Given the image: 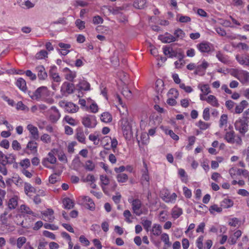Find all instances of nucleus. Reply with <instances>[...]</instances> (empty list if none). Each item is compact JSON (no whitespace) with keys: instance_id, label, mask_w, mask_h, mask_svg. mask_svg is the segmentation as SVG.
<instances>
[{"instance_id":"obj_1","label":"nucleus","mask_w":249,"mask_h":249,"mask_svg":"<svg viewBox=\"0 0 249 249\" xmlns=\"http://www.w3.org/2000/svg\"><path fill=\"white\" fill-rule=\"evenodd\" d=\"M128 112L125 110V113L123 112L121 120L120 125L123 135L126 140H130L133 136L132 131V124L127 117Z\"/></svg>"},{"instance_id":"obj_2","label":"nucleus","mask_w":249,"mask_h":249,"mask_svg":"<svg viewBox=\"0 0 249 249\" xmlns=\"http://www.w3.org/2000/svg\"><path fill=\"white\" fill-rule=\"evenodd\" d=\"M128 201L131 204L133 212L136 215L140 216L143 213L141 209L142 203L140 199L138 198L133 199L131 197L128 198Z\"/></svg>"},{"instance_id":"obj_3","label":"nucleus","mask_w":249,"mask_h":249,"mask_svg":"<svg viewBox=\"0 0 249 249\" xmlns=\"http://www.w3.org/2000/svg\"><path fill=\"white\" fill-rule=\"evenodd\" d=\"M248 121L242 119H239L234 123L235 128L239 131L240 133L244 136L248 131Z\"/></svg>"},{"instance_id":"obj_4","label":"nucleus","mask_w":249,"mask_h":249,"mask_svg":"<svg viewBox=\"0 0 249 249\" xmlns=\"http://www.w3.org/2000/svg\"><path fill=\"white\" fill-rule=\"evenodd\" d=\"M225 139L230 143H236L238 145H241L242 143L241 137L239 135L236 136L233 130L226 132Z\"/></svg>"},{"instance_id":"obj_5","label":"nucleus","mask_w":249,"mask_h":249,"mask_svg":"<svg viewBox=\"0 0 249 249\" xmlns=\"http://www.w3.org/2000/svg\"><path fill=\"white\" fill-rule=\"evenodd\" d=\"M75 89H76V87L73 83L65 82L62 85L61 92L63 95H67L73 93Z\"/></svg>"},{"instance_id":"obj_6","label":"nucleus","mask_w":249,"mask_h":249,"mask_svg":"<svg viewBox=\"0 0 249 249\" xmlns=\"http://www.w3.org/2000/svg\"><path fill=\"white\" fill-rule=\"evenodd\" d=\"M56 151L55 149L51 150L48 154V157L44 159L42 161L43 165L48 168H52L49 165V163L54 164L56 162V158L54 156V152Z\"/></svg>"},{"instance_id":"obj_7","label":"nucleus","mask_w":249,"mask_h":249,"mask_svg":"<svg viewBox=\"0 0 249 249\" xmlns=\"http://www.w3.org/2000/svg\"><path fill=\"white\" fill-rule=\"evenodd\" d=\"M47 92V88L46 87L42 86L36 89L32 95H30V97L33 100L37 101L39 100L40 98L44 95Z\"/></svg>"},{"instance_id":"obj_8","label":"nucleus","mask_w":249,"mask_h":249,"mask_svg":"<svg viewBox=\"0 0 249 249\" xmlns=\"http://www.w3.org/2000/svg\"><path fill=\"white\" fill-rule=\"evenodd\" d=\"M209 65V64L207 61L203 60L201 64L196 66L194 73L196 75H199L200 76L204 75L205 73V71L208 67Z\"/></svg>"},{"instance_id":"obj_9","label":"nucleus","mask_w":249,"mask_h":249,"mask_svg":"<svg viewBox=\"0 0 249 249\" xmlns=\"http://www.w3.org/2000/svg\"><path fill=\"white\" fill-rule=\"evenodd\" d=\"M90 85L89 83L84 79H81L79 83L76 85V89L79 91H88L90 90Z\"/></svg>"},{"instance_id":"obj_10","label":"nucleus","mask_w":249,"mask_h":249,"mask_svg":"<svg viewBox=\"0 0 249 249\" xmlns=\"http://www.w3.org/2000/svg\"><path fill=\"white\" fill-rule=\"evenodd\" d=\"M164 55L169 56V57L173 58L177 56L178 52L174 50L173 48L170 46H166L163 49Z\"/></svg>"},{"instance_id":"obj_11","label":"nucleus","mask_w":249,"mask_h":249,"mask_svg":"<svg viewBox=\"0 0 249 249\" xmlns=\"http://www.w3.org/2000/svg\"><path fill=\"white\" fill-rule=\"evenodd\" d=\"M36 70L37 72V76L40 80H45L47 77V73L43 66L40 65L36 67Z\"/></svg>"},{"instance_id":"obj_12","label":"nucleus","mask_w":249,"mask_h":249,"mask_svg":"<svg viewBox=\"0 0 249 249\" xmlns=\"http://www.w3.org/2000/svg\"><path fill=\"white\" fill-rule=\"evenodd\" d=\"M63 71L66 72L65 78L70 82H73L74 78L76 76V72L75 71H71L68 68H64Z\"/></svg>"},{"instance_id":"obj_13","label":"nucleus","mask_w":249,"mask_h":249,"mask_svg":"<svg viewBox=\"0 0 249 249\" xmlns=\"http://www.w3.org/2000/svg\"><path fill=\"white\" fill-rule=\"evenodd\" d=\"M37 0H17V3L20 6H22L24 5L28 9L34 7L35 2Z\"/></svg>"},{"instance_id":"obj_14","label":"nucleus","mask_w":249,"mask_h":249,"mask_svg":"<svg viewBox=\"0 0 249 249\" xmlns=\"http://www.w3.org/2000/svg\"><path fill=\"white\" fill-rule=\"evenodd\" d=\"M56 69L57 68L55 66L51 67L50 70V75L54 82H59L61 81V78L58 75V73L56 72Z\"/></svg>"},{"instance_id":"obj_15","label":"nucleus","mask_w":249,"mask_h":249,"mask_svg":"<svg viewBox=\"0 0 249 249\" xmlns=\"http://www.w3.org/2000/svg\"><path fill=\"white\" fill-rule=\"evenodd\" d=\"M78 109V107L72 102H67L65 105V109L69 113L76 112Z\"/></svg>"},{"instance_id":"obj_16","label":"nucleus","mask_w":249,"mask_h":249,"mask_svg":"<svg viewBox=\"0 0 249 249\" xmlns=\"http://www.w3.org/2000/svg\"><path fill=\"white\" fill-rule=\"evenodd\" d=\"M51 109L53 110L54 112L53 114H52L50 116V119L53 123L56 122L60 117V114L58 110L54 106L51 107Z\"/></svg>"},{"instance_id":"obj_17","label":"nucleus","mask_w":249,"mask_h":249,"mask_svg":"<svg viewBox=\"0 0 249 249\" xmlns=\"http://www.w3.org/2000/svg\"><path fill=\"white\" fill-rule=\"evenodd\" d=\"M16 85L22 91L25 92L27 90L26 81L22 78H18L16 81Z\"/></svg>"},{"instance_id":"obj_18","label":"nucleus","mask_w":249,"mask_h":249,"mask_svg":"<svg viewBox=\"0 0 249 249\" xmlns=\"http://www.w3.org/2000/svg\"><path fill=\"white\" fill-rule=\"evenodd\" d=\"M28 130L30 131L33 139L37 140L38 139V131L36 127L32 124H29L27 127Z\"/></svg>"},{"instance_id":"obj_19","label":"nucleus","mask_w":249,"mask_h":249,"mask_svg":"<svg viewBox=\"0 0 249 249\" xmlns=\"http://www.w3.org/2000/svg\"><path fill=\"white\" fill-rule=\"evenodd\" d=\"M160 40L163 43H170L176 41V38L174 36L166 33L164 36H161Z\"/></svg>"},{"instance_id":"obj_20","label":"nucleus","mask_w":249,"mask_h":249,"mask_svg":"<svg viewBox=\"0 0 249 249\" xmlns=\"http://www.w3.org/2000/svg\"><path fill=\"white\" fill-rule=\"evenodd\" d=\"M198 49L202 53H208L211 50L209 43L202 42L197 45Z\"/></svg>"},{"instance_id":"obj_21","label":"nucleus","mask_w":249,"mask_h":249,"mask_svg":"<svg viewBox=\"0 0 249 249\" xmlns=\"http://www.w3.org/2000/svg\"><path fill=\"white\" fill-rule=\"evenodd\" d=\"M248 103L246 100L241 101L239 105L236 106L235 109V112L237 114L241 113L243 112L244 109L247 107Z\"/></svg>"},{"instance_id":"obj_22","label":"nucleus","mask_w":249,"mask_h":249,"mask_svg":"<svg viewBox=\"0 0 249 249\" xmlns=\"http://www.w3.org/2000/svg\"><path fill=\"white\" fill-rule=\"evenodd\" d=\"M63 204L64 208L66 209H71L74 207V202L69 197H66L63 200Z\"/></svg>"},{"instance_id":"obj_23","label":"nucleus","mask_w":249,"mask_h":249,"mask_svg":"<svg viewBox=\"0 0 249 249\" xmlns=\"http://www.w3.org/2000/svg\"><path fill=\"white\" fill-rule=\"evenodd\" d=\"M206 101L213 107H218L219 106L218 101L214 95H210L206 99Z\"/></svg>"},{"instance_id":"obj_24","label":"nucleus","mask_w":249,"mask_h":249,"mask_svg":"<svg viewBox=\"0 0 249 249\" xmlns=\"http://www.w3.org/2000/svg\"><path fill=\"white\" fill-rule=\"evenodd\" d=\"M146 0H135L133 6L137 9H142L146 7Z\"/></svg>"},{"instance_id":"obj_25","label":"nucleus","mask_w":249,"mask_h":249,"mask_svg":"<svg viewBox=\"0 0 249 249\" xmlns=\"http://www.w3.org/2000/svg\"><path fill=\"white\" fill-rule=\"evenodd\" d=\"M37 145V143L35 141H30L28 142L26 148L25 149H24V151L25 152L26 150L27 149H29L31 151L36 152Z\"/></svg>"},{"instance_id":"obj_26","label":"nucleus","mask_w":249,"mask_h":249,"mask_svg":"<svg viewBox=\"0 0 249 249\" xmlns=\"http://www.w3.org/2000/svg\"><path fill=\"white\" fill-rule=\"evenodd\" d=\"M18 205V197H13L9 199L8 202V206L9 210L15 209Z\"/></svg>"},{"instance_id":"obj_27","label":"nucleus","mask_w":249,"mask_h":249,"mask_svg":"<svg viewBox=\"0 0 249 249\" xmlns=\"http://www.w3.org/2000/svg\"><path fill=\"white\" fill-rule=\"evenodd\" d=\"M112 116L108 112H105L102 114L101 120L105 123H110L112 121Z\"/></svg>"},{"instance_id":"obj_28","label":"nucleus","mask_w":249,"mask_h":249,"mask_svg":"<svg viewBox=\"0 0 249 249\" xmlns=\"http://www.w3.org/2000/svg\"><path fill=\"white\" fill-rule=\"evenodd\" d=\"M85 201L88 202L86 204V207L90 210H93L95 208V204L89 196H85L84 197Z\"/></svg>"},{"instance_id":"obj_29","label":"nucleus","mask_w":249,"mask_h":249,"mask_svg":"<svg viewBox=\"0 0 249 249\" xmlns=\"http://www.w3.org/2000/svg\"><path fill=\"white\" fill-rule=\"evenodd\" d=\"M233 205V202L232 200L228 198H225L221 202V207L224 208H229L232 207Z\"/></svg>"},{"instance_id":"obj_30","label":"nucleus","mask_w":249,"mask_h":249,"mask_svg":"<svg viewBox=\"0 0 249 249\" xmlns=\"http://www.w3.org/2000/svg\"><path fill=\"white\" fill-rule=\"evenodd\" d=\"M174 37L176 38V41L178 39H182L185 35V33L181 29L178 28L176 30L174 33Z\"/></svg>"},{"instance_id":"obj_31","label":"nucleus","mask_w":249,"mask_h":249,"mask_svg":"<svg viewBox=\"0 0 249 249\" xmlns=\"http://www.w3.org/2000/svg\"><path fill=\"white\" fill-rule=\"evenodd\" d=\"M236 59L241 65L249 66V59L246 57L236 55Z\"/></svg>"},{"instance_id":"obj_32","label":"nucleus","mask_w":249,"mask_h":249,"mask_svg":"<svg viewBox=\"0 0 249 249\" xmlns=\"http://www.w3.org/2000/svg\"><path fill=\"white\" fill-rule=\"evenodd\" d=\"M182 214V210L181 208L175 207L172 210V215L174 219H177Z\"/></svg>"},{"instance_id":"obj_33","label":"nucleus","mask_w":249,"mask_h":249,"mask_svg":"<svg viewBox=\"0 0 249 249\" xmlns=\"http://www.w3.org/2000/svg\"><path fill=\"white\" fill-rule=\"evenodd\" d=\"M76 138L79 142L85 143V136L83 132L81 129L77 130Z\"/></svg>"},{"instance_id":"obj_34","label":"nucleus","mask_w":249,"mask_h":249,"mask_svg":"<svg viewBox=\"0 0 249 249\" xmlns=\"http://www.w3.org/2000/svg\"><path fill=\"white\" fill-rule=\"evenodd\" d=\"M117 179L119 182L124 183L127 181L128 179V177L125 174L120 173L117 175Z\"/></svg>"},{"instance_id":"obj_35","label":"nucleus","mask_w":249,"mask_h":249,"mask_svg":"<svg viewBox=\"0 0 249 249\" xmlns=\"http://www.w3.org/2000/svg\"><path fill=\"white\" fill-rule=\"evenodd\" d=\"M152 232L156 236L160 235L161 233V227L160 225L155 224L152 228Z\"/></svg>"},{"instance_id":"obj_36","label":"nucleus","mask_w":249,"mask_h":249,"mask_svg":"<svg viewBox=\"0 0 249 249\" xmlns=\"http://www.w3.org/2000/svg\"><path fill=\"white\" fill-rule=\"evenodd\" d=\"M82 124H83L87 127H92L93 126L91 125V121L90 118L88 117H84L82 119Z\"/></svg>"},{"instance_id":"obj_37","label":"nucleus","mask_w":249,"mask_h":249,"mask_svg":"<svg viewBox=\"0 0 249 249\" xmlns=\"http://www.w3.org/2000/svg\"><path fill=\"white\" fill-rule=\"evenodd\" d=\"M161 239L164 243L165 245L167 246V247L171 246V243L169 241V236L167 233H164L162 234Z\"/></svg>"},{"instance_id":"obj_38","label":"nucleus","mask_w":249,"mask_h":249,"mask_svg":"<svg viewBox=\"0 0 249 249\" xmlns=\"http://www.w3.org/2000/svg\"><path fill=\"white\" fill-rule=\"evenodd\" d=\"M24 190L26 194H28L29 192L35 193L36 189L31 186V185L28 183H25L24 186Z\"/></svg>"},{"instance_id":"obj_39","label":"nucleus","mask_w":249,"mask_h":249,"mask_svg":"<svg viewBox=\"0 0 249 249\" xmlns=\"http://www.w3.org/2000/svg\"><path fill=\"white\" fill-rule=\"evenodd\" d=\"M20 209L22 213H25L27 214H32L35 216L34 212L30 209V208L25 205H21L20 206Z\"/></svg>"},{"instance_id":"obj_40","label":"nucleus","mask_w":249,"mask_h":249,"mask_svg":"<svg viewBox=\"0 0 249 249\" xmlns=\"http://www.w3.org/2000/svg\"><path fill=\"white\" fill-rule=\"evenodd\" d=\"M196 125L201 130H205L209 128L210 125L209 124L203 122L201 120L198 121Z\"/></svg>"},{"instance_id":"obj_41","label":"nucleus","mask_w":249,"mask_h":249,"mask_svg":"<svg viewBox=\"0 0 249 249\" xmlns=\"http://www.w3.org/2000/svg\"><path fill=\"white\" fill-rule=\"evenodd\" d=\"M177 17H179V18L178 19H177V20L181 23H187L190 22L191 20L189 17L186 16L178 15L177 16Z\"/></svg>"},{"instance_id":"obj_42","label":"nucleus","mask_w":249,"mask_h":249,"mask_svg":"<svg viewBox=\"0 0 249 249\" xmlns=\"http://www.w3.org/2000/svg\"><path fill=\"white\" fill-rule=\"evenodd\" d=\"M85 167L86 170L91 171L94 170L95 165L91 160H89L86 161Z\"/></svg>"},{"instance_id":"obj_43","label":"nucleus","mask_w":249,"mask_h":249,"mask_svg":"<svg viewBox=\"0 0 249 249\" xmlns=\"http://www.w3.org/2000/svg\"><path fill=\"white\" fill-rule=\"evenodd\" d=\"M228 116L226 114H222L221 116L219 121V126L222 127L223 125H225L227 123Z\"/></svg>"},{"instance_id":"obj_44","label":"nucleus","mask_w":249,"mask_h":249,"mask_svg":"<svg viewBox=\"0 0 249 249\" xmlns=\"http://www.w3.org/2000/svg\"><path fill=\"white\" fill-rule=\"evenodd\" d=\"M47 55L48 53L46 51L41 50L36 54V57L38 59H43L45 58L46 57H47Z\"/></svg>"},{"instance_id":"obj_45","label":"nucleus","mask_w":249,"mask_h":249,"mask_svg":"<svg viewBox=\"0 0 249 249\" xmlns=\"http://www.w3.org/2000/svg\"><path fill=\"white\" fill-rule=\"evenodd\" d=\"M209 211L211 213H213L214 211L217 213H221L222 209L221 207H218L217 205L214 204L210 207Z\"/></svg>"},{"instance_id":"obj_46","label":"nucleus","mask_w":249,"mask_h":249,"mask_svg":"<svg viewBox=\"0 0 249 249\" xmlns=\"http://www.w3.org/2000/svg\"><path fill=\"white\" fill-rule=\"evenodd\" d=\"M142 224L144 228L148 231L149 229L151 227L152 222L149 220L142 219Z\"/></svg>"},{"instance_id":"obj_47","label":"nucleus","mask_w":249,"mask_h":249,"mask_svg":"<svg viewBox=\"0 0 249 249\" xmlns=\"http://www.w3.org/2000/svg\"><path fill=\"white\" fill-rule=\"evenodd\" d=\"M216 57L218 59L223 63H227L228 60L227 58L224 56V55L220 52H218L216 53Z\"/></svg>"},{"instance_id":"obj_48","label":"nucleus","mask_w":249,"mask_h":249,"mask_svg":"<svg viewBox=\"0 0 249 249\" xmlns=\"http://www.w3.org/2000/svg\"><path fill=\"white\" fill-rule=\"evenodd\" d=\"M75 25L80 30H83L85 28V22L84 21L77 19L75 21Z\"/></svg>"},{"instance_id":"obj_49","label":"nucleus","mask_w":249,"mask_h":249,"mask_svg":"<svg viewBox=\"0 0 249 249\" xmlns=\"http://www.w3.org/2000/svg\"><path fill=\"white\" fill-rule=\"evenodd\" d=\"M65 121L71 125L74 126L77 124L75 120L69 116H66L64 118Z\"/></svg>"},{"instance_id":"obj_50","label":"nucleus","mask_w":249,"mask_h":249,"mask_svg":"<svg viewBox=\"0 0 249 249\" xmlns=\"http://www.w3.org/2000/svg\"><path fill=\"white\" fill-rule=\"evenodd\" d=\"M88 4H89V3L85 1L84 0H76L75 1V3L73 4V5L75 7H77V6H79L83 7H86V6H88Z\"/></svg>"},{"instance_id":"obj_51","label":"nucleus","mask_w":249,"mask_h":249,"mask_svg":"<svg viewBox=\"0 0 249 249\" xmlns=\"http://www.w3.org/2000/svg\"><path fill=\"white\" fill-rule=\"evenodd\" d=\"M210 109L208 107L205 108L203 112V118L204 120L208 121L210 119Z\"/></svg>"},{"instance_id":"obj_52","label":"nucleus","mask_w":249,"mask_h":249,"mask_svg":"<svg viewBox=\"0 0 249 249\" xmlns=\"http://www.w3.org/2000/svg\"><path fill=\"white\" fill-rule=\"evenodd\" d=\"M105 139H107V141L108 140H111V147L113 148V151L115 152V148L117 147V145L118 144V142L116 139H113L112 140L111 139L110 137H105Z\"/></svg>"},{"instance_id":"obj_53","label":"nucleus","mask_w":249,"mask_h":249,"mask_svg":"<svg viewBox=\"0 0 249 249\" xmlns=\"http://www.w3.org/2000/svg\"><path fill=\"white\" fill-rule=\"evenodd\" d=\"M7 156H5L1 151H0V163L2 165L5 166L7 164Z\"/></svg>"},{"instance_id":"obj_54","label":"nucleus","mask_w":249,"mask_h":249,"mask_svg":"<svg viewBox=\"0 0 249 249\" xmlns=\"http://www.w3.org/2000/svg\"><path fill=\"white\" fill-rule=\"evenodd\" d=\"M200 90L204 94V95H207L211 92L209 86L207 84L203 85L200 88Z\"/></svg>"},{"instance_id":"obj_55","label":"nucleus","mask_w":249,"mask_h":249,"mask_svg":"<svg viewBox=\"0 0 249 249\" xmlns=\"http://www.w3.org/2000/svg\"><path fill=\"white\" fill-rule=\"evenodd\" d=\"M204 237L203 235L200 236L197 239L196 244L198 249H203V241Z\"/></svg>"},{"instance_id":"obj_56","label":"nucleus","mask_w":249,"mask_h":249,"mask_svg":"<svg viewBox=\"0 0 249 249\" xmlns=\"http://www.w3.org/2000/svg\"><path fill=\"white\" fill-rule=\"evenodd\" d=\"M122 93L124 96L128 99L130 98L132 96L131 90L127 88L124 89Z\"/></svg>"},{"instance_id":"obj_57","label":"nucleus","mask_w":249,"mask_h":249,"mask_svg":"<svg viewBox=\"0 0 249 249\" xmlns=\"http://www.w3.org/2000/svg\"><path fill=\"white\" fill-rule=\"evenodd\" d=\"M26 239L25 237L22 236L19 237L17 240V247L21 248L23 245L26 242Z\"/></svg>"},{"instance_id":"obj_58","label":"nucleus","mask_w":249,"mask_h":249,"mask_svg":"<svg viewBox=\"0 0 249 249\" xmlns=\"http://www.w3.org/2000/svg\"><path fill=\"white\" fill-rule=\"evenodd\" d=\"M5 195V191L0 189V208H2L3 206V200L4 199Z\"/></svg>"},{"instance_id":"obj_59","label":"nucleus","mask_w":249,"mask_h":249,"mask_svg":"<svg viewBox=\"0 0 249 249\" xmlns=\"http://www.w3.org/2000/svg\"><path fill=\"white\" fill-rule=\"evenodd\" d=\"M19 164L21 166L25 167L26 168L29 167L31 165L30 160L28 159L22 160Z\"/></svg>"},{"instance_id":"obj_60","label":"nucleus","mask_w":249,"mask_h":249,"mask_svg":"<svg viewBox=\"0 0 249 249\" xmlns=\"http://www.w3.org/2000/svg\"><path fill=\"white\" fill-rule=\"evenodd\" d=\"M42 141L45 143H49L51 141V137L47 134H44L40 138Z\"/></svg>"},{"instance_id":"obj_61","label":"nucleus","mask_w":249,"mask_h":249,"mask_svg":"<svg viewBox=\"0 0 249 249\" xmlns=\"http://www.w3.org/2000/svg\"><path fill=\"white\" fill-rule=\"evenodd\" d=\"M6 162L7 164H12L15 162L16 157L14 155L10 154L7 156Z\"/></svg>"},{"instance_id":"obj_62","label":"nucleus","mask_w":249,"mask_h":249,"mask_svg":"<svg viewBox=\"0 0 249 249\" xmlns=\"http://www.w3.org/2000/svg\"><path fill=\"white\" fill-rule=\"evenodd\" d=\"M239 222V220H238V219L234 217L231 219L229 221L228 223L229 225H230L231 226L236 227L238 225Z\"/></svg>"},{"instance_id":"obj_63","label":"nucleus","mask_w":249,"mask_h":249,"mask_svg":"<svg viewBox=\"0 0 249 249\" xmlns=\"http://www.w3.org/2000/svg\"><path fill=\"white\" fill-rule=\"evenodd\" d=\"M27 76L30 77L32 80H35L36 78V76L35 74L33 73L30 70H27L25 72Z\"/></svg>"},{"instance_id":"obj_64","label":"nucleus","mask_w":249,"mask_h":249,"mask_svg":"<svg viewBox=\"0 0 249 249\" xmlns=\"http://www.w3.org/2000/svg\"><path fill=\"white\" fill-rule=\"evenodd\" d=\"M12 146L16 150H19L21 149L20 144L17 140L13 141Z\"/></svg>"}]
</instances>
